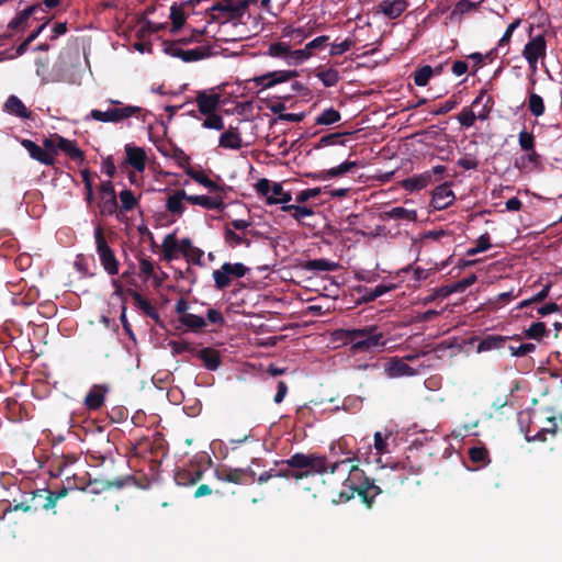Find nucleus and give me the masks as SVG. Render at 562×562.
Listing matches in <instances>:
<instances>
[{
    "label": "nucleus",
    "instance_id": "c85d7f7f",
    "mask_svg": "<svg viewBox=\"0 0 562 562\" xmlns=\"http://www.w3.org/2000/svg\"><path fill=\"white\" fill-rule=\"evenodd\" d=\"M283 212H290L292 218L297 222H301L305 217H310L314 215V211L311 207L300 205V204H288L285 206H281Z\"/></svg>",
    "mask_w": 562,
    "mask_h": 562
},
{
    "label": "nucleus",
    "instance_id": "9b49d317",
    "mask_svg": "<svg viewBox=\"0 0 562 562\" xmlns=\"http://www.w3.org/2000/svg\"><path fill=\"white\" fill-rule=\"evenodd\" d=\"M385 373L389 378L413 376L418 370L409 367L404 359L393 358L385 364Z\"/></svg>",
    "mask_w": 562,
    "mask_h": 562
},
{
    "label": "nucleus",
    "instance_id": "cd10ccee",
    "mask_svg": "<svg viewBox=\"0 0 562 562\" xmlns=\"http://www.w3.org/2000/svg\"><path fill=\"white\" fill-rule=\"evenodd\" d=\"M389 220H403L406 222H415L417 220V212L415 210H407L402 206L392 207L385 212Z\"/></svg>",
    "mask_w": 562,
    "mask_h": 562
},
{
    "label": "nucleus",
    "instance_id": "ddd939ff",
    "mask_svg": "<svg viewBox=\"0 0 562 562\" xmlns=\"http://www.w3.org/2000/svg\"><path fill=\"white\" fill-rule=\"evenodd\" d=\"M221 101V95L215 92L199 91L196 94V105L200 113L211 114L217 109Z\"/></svg>",
    "mask_w": 562,
    "mask_h": 562
},
{
    "label": "nucleus",
    "instance_id": "e2e57ef3",
    "mask_svg": "<svg viewBox=\"0 0 562 562\" xmlns=\"http://www.w3.org/2000/svg\"><path fill=\"white\" fill-rule=\"evenodd\" d=\"M457 164L459 167H461L465 170H474L479 166L477 160L471 155H465V156L461 157Z\"/></svg>",
    "mask_w": 562,
    "mask_h": 562
},
{
    "label": "nucleus",
    "instance_id": "ea45409f",
    "mask_svg": "<svg viewBox=\"0 0 562 562\" xmlns=\"http://www.w3.org/2000/svg\"><path fill=\"white\" fill-rule=\"evenodd\" d=\"M289 468H295L301 470H307L310 464V454L295 453L291 458L282 461Z\"/></svg>",
    "mask_w": 562,
    "mask_h": 562
},
{
    "label": "nucleus",
    "instance_id": "b1692460",
    "mask_svg": "<svg viewBox=\"0 0 562 562\" xmlns=\"http://www.w3.org/2000/svg\"><path fill=\"white\" fill-rule=\"evenodd\" d=\"M22 145L29 151L30 156L33 159L41 161L42 164L45 165H50L53 162L52 156L48 153H46L42 147L36 145L34 142L30 139H23Z\"/></svg>",
    "mask_w": 562,
    "mask_h": 562
},
{
    "label": "nucleus",
    "instance_id": "6e6d98bb",
    "mask_svg": "<svg viewBox=\"0 0 562 562\" xmlns=\"http://www.w3.org/2000/svg\"><path fill=\"white\" fill-rule=\"evenodd\" d=\"M308 266L310 268L318 271H334L337 268V263L326 259L312 260Z\"/></svg>",
    "mask_w": 562,
    "mask_h": 562
},
{
    "label": "nucleus",
    "instance_id": "393cba45",
    "mask_svg": "<svg viewBox=\"0 0 562 562\" xmlns=\"http://www.w3.org/2000/svg\"><path fill=\"white\" fill-rule=\"evenodd\" d=\"M5 111L20 119H29L31 112L25 108L23 102L15 95H10L4 103Z\"/></svg>",
    "mask_w": 562,
    "mask_h": 562
},
{
    "label": "nucleus",
    "instance_id": "7c9ffc66",
    "mask_svg": "<svg viewBox=\"0 0 562 562\" xmlns=\"http://www.w3.org/2000/svg\"><path fill=\"white\" fill-rule=\"evenodd\" d=\"M119 198L121 201V209L119 212H121V221H123V217H124L123 213L136 207L138 204V200L134 195V193L128 189L121 191L119 194Z\"/></svg>",
    "mask_w": 562,
    "mask_h": 562
},
{
    "label": "nucleus",
    "instance_id": "4d7b16f0",
    "mask_svg": "<svg viewBox=\"0 0 562 562\" xmlns=\"http://www.w3.org/2000/svg\"><path fill=\"white\" fill-rule=\"evenodd\" d=\"M476 117L474 115V110L471 109H463L458 114V121L462 126L471 127L474 125Z\"/></svg>",
    "mask_w": 562,
    "mask_h": 562
},
{
    "label": "nucleus",
    "instance_id": "49530a36",
    "mask_svg": "<svg viewBox=\"0 0 562 562\" xmlns=\"http://www.w3.org/2000/svg\"><path fill=\"white\" fill-rule=\"evenodd\" d=\"M33 12H34V7H29V8L24 9V10L20 11L9 22V27L14 29V30L19 29L20 26H22L23 24H25L27 22V20L33 14Z\"/></svg>",
    "mask_w": 562,
    "mask_h": 562
},
{
    "label": "nucleus",
    "instance_id": "7ed1b4c3",
    "mask_svg": "<svg viewBox=\"0 0 562 562\" xmlns=\"http://www.w3.org/2000/svg\"><path fill=\"white\" fill-rule=\"evenodd\" d=\"M110 104L105 110L93 109L87 115V120H94L101 123H122L133 116L139 117L145 113L144 109L137 105L125 104L120 100L109 99Z\"/></svg>",
    "mask_w": 562,
    "mask_h": 562
},
{
    "label": "nucleus",
    "instance_id": "39448f33",
    "mask_svg": "<svg viewBox=\"0 0 562 562\" xmlns=\"http://www.w3.org/2000/svg\"><path fill=\"white\" fill-rule=\"evenodd\" d=\"M95 251L99 256L101 266L110 274L115 276L119 272V261L114 251L109 246L101 226H97L93 233Z\"/></svg>",
    "mask_w": 562,
    "mask_h": 562
},
{
    "label": "nucleus",
    "instance_id": "69168bd1",
    "mask_svg": "<svg viewBox=\"0 0 562 562\" xmlns=\"http://www.w3.org/2000/svg\"><path fill=\"white\" fill-rule=\"evenodd\" d=\"M81 176H82V180L85 182V187L87 190V198H86L87 202L91 203L92 198H93V189H92V181L90 178V173L88 170H83V171H81Z\"/></svg>",
    "mask_w": 562,
    "mask_h": 562
},
{
    "label": "nucleus",
    "instance_id": "aec40b11",
    "mask_svg": "<svg viewBox=\"0 0 562 562\" xmlns=\"http://www.w3.org/2000/svg\"><path fill=\"white\" fill-rule=\"evenodd\" d=\"M474 110L476 120H486L491 109V98L486 95L485 91H481L480 94L473 100L471 104Z\"/></svg>",
    "mask_w": 562,
    "mask_h": 562
},
{
    "label": "nucleus",
    "instance_id": "f257e3e1",
    "mask_svg": "<svg viewBox=\"0 0 562 562\" xmlns=\"http://www.w3.org/2000/svg\"><path fill=\"white\" fill-rule=\"evenodd\" d=\"M328 470L330 473L341 474L344 485L349 487L352 493L358 492L368 506H370L372 499L380 493L379 487L373 484L366 487L361 484L363 472L358 465L353 464V458H346L328 465L325 457L310 454V464L306 471L311 472V475L315 473L324 474Z\"/></svg>",
    "mask_w": 562,
    "mask_h": 562
},
{
    "label": "nucleus",
    "instance_id": "c756f323",
    "mask_svg": "<svg viewBox=\"0 0 562 562\" xmlns=\"http://www.w3.org/2000/svg\"><path fill=\"white\" fill-rule=\"evenodd\" d=\"M192 40H179V41H164V52L171 56L182 60L184 49L181 47L183 44L190 43Z\"/></svg>",
    "mask_w": 562,
    "mask_h": 562
},
{
    "label": "nucleus",
    "instance_id": "8fccbe9b",
    "mask_svg": "<svg viewBox=\"0 0 562 562\" xmlns=\"http://www.w3.org/2000/svg\"><path fill=\"white\" fill-rule=\"evenodd\" d=\"M355 45V41L351 38H345L340 43H333L330 45L329 54L331 56H339L348 52Z\"/></svg>",
    "mask_w": 562,
    "mask_h": 562
},
{
    "label": "nucleus",
    "instance_id": "5fc2aeb1",
    "mask_svg": "<svg viewBox=\"0 0 562 562\" xmlns=\"http://www.w3.org/2000/svg\"><path fill=\"white\" fill-rule=\"evenodd\" d=\"M476 279H477L476 276L473 274V273L468 276L467 278H464V279L456 282L454 284H452L451 288H450V292L451 293L463 292L467 288H469L472 284H474Z\"/></svg>",
    "mask_w": 562,
    "mask_h": 562
},
{
    "label": "nucleus",
    "instance_id": "c03bdc74",
    "mask_svg": "<svg viewBox=\"0 0 562 562\" xmlns=\"http://www.w3.org/2000/svg\"><path fill=\"white\" fill-rule=\"evenodd\" d=\"M205 115H206V117L202 123V126L204 128L215 130V131L224 130V127H225L224 119L220 114H216L214 112V113L205 114Z\"/></svg>",
    "mask_w": 562,
    "mask_h": 562
},
{
    "label": "nucleus",
    "instance_id": "4be33fe9",
    "mask_svg": "<svg viewBox=\"0 0 562 562\" xmlns=\"http://www.w3.org/2000/svg\"><path fill=\"white\" fill-rule=\"evenodd\" d=\"M507 337L501 335H488L484 337L476 346V351L486 352L501 349L505 346Z\"/></svg>",
    "mask_w": 562,
    "mask_h": 562
},
{
    "label": "nucleus",
    "instance_id": "bf43d9fd",
    "mask_svg": "<svg viewBox=\"0 0 562 562\" xmlns=\"http://www.w3.org/2000/svg\"><path fill=\"white\" fill-rule=\"evenodd\" d=\"M536 350V345L532 342L521 344L517 347L509 346V351L514 357H524Z\"/></svg>",
    "mask_w": 562,
    "mask_h": 562
},
{
    "label": "nucleus",
    "instance_id": "20e7f679",
    "mask_svg": "<svg viewBox=\"0 0 562 562\" xmlns=\"http://www.w3.org/2000/svg\"><path fill=\"white\" fill-rule=\"evenodd\" d=\"M256 192L266 199L268 205H288L292 201V194L285 191L281 182L269 179H260L255 184Z\"/></svg>",
    "mask_w": 562,
    "mask_h": 562
},
{
    "label": "nucleus",
    "instance_id": "9d476101",
    "mask_svg": "<svg viewBox=\"0 0 562 562\" xmlns=\"http://www.w3.org/2000/svg\"><path fill=\"white\" fill-rule=\"evenodd\" d=\"M296 76V70H277L256 77L254 78V81L256 82L257 86H260L263 89H269L274 87L276 85L285 82Z\"/></svg>",
    "mask_w": 562,
    "mask_h": 562
},
{
    "label": "nucleus",
    "instance_id": "a18cd8bd",
    "mask_svg": "<svg viewBox=\"0 0 562 562\" xmlns=\"http://www.w3.org/2000/svg\"><path fill=\"white\" fill-rule=\"evenodd\" d=\"M432 75L434 70L430 66H423L422 68L416 70L414 75V82L418 87H425Z\"/></svg>",
    "mask_w": 562,
    "mask_h": 562
},
{
    "label": "nucleus",
    "instance_id": "a878e982",
    "mask_svg": "<svg viewBox=\"0 0 562 562\" xmlns=\"http://www.w3.org/2000/svg\"><path fill=\"white\" fill-rule=\"evenodd\" d=\"M161 248L164 251V259L172 261L178 258L180 246L175 234H168L165 236Z\"/></svg>",
    "mask_w": 562,
    "mask_h": 562
},
{
    "label": "nucleus",
    "instance_id": "c9c22d12",
    "mask_svg": "<svg viewBox=\"0 0 562 562\" xmlns=\"http://www.w3.org/2000/svg\"><path fill=\"white\" fill-rule=\"evenodd\" d=\"M311 57L312 53H308L305 47L295 50L290 49L289 55L285 57V64L289 66H299L308 60Z\"/></svg>",
    "mask_w": 562,
    "mask_h": 562
},
{
    "label": "nucleus",
    "instance_id": "de8ad7c7",
    "mask_svg": "<svg viewBox=\"0 0 562 562\" xmlns=\"http://www.w3.org/2000/svg\"><path fill=\"white\" fill-rule=\"evenodd\" d=\"M207 55V49L201 46L192 49H184L182 60L186 63L198 61L205 58Z\"/></svg>",
    "mask_w": 562,
    "mask_h": 562
},
{
    "label": "nucleus",
    "instance_id": "f03ea898",
    "mask_svg": "<svg viewBox=\"0 0 562 562\" xmlns=\"http://www.w3.org/2000/svg\"><path fill=\"white\" fill-rule=\"evenodd\" d=\"M341 338L346 345H349L350 351L353 355L373 352L374 350L383 349L386 345L383 333L374 325L342 329Z\"/></svg>",
    "mask_w": 562,
    "mask_h": 562
},
{
    "label": "nucleus",
    "instance_id": "f3484780",
    "mask_svg": "<svg viewBox=\"0 0 562 562\" xmlns=\"http://www.w3.org/2000/svg\"><path fill=\"white\" fill-rule=\"evenodd\" d=\"M431 182V171H425L423 173L415 175L411 178L404 179L401 182V186L403 189L414 192L426 188Z\"/></svg>",
    "mask_w": 562,
    "mask_h": 562
},
{
    "label": "nucleus",
    "instance_id": "37998d69",
    "mask_svg": "<svg viewBox=\"0 0 562 562\" xmlns=\"http://www.w3.org/2000/svg\"><path fill=\"white\" fill-rule=\"evenodd\" d=\"M291 49L290 44L285 42H276L269 46L268 55L274 58H283L285 60Z\"/></svg>",
    "mask_w": 562,
    "mask_h": 562
},
{
    "label": "nucleus",
    "instance_id": "0e129e2a",
    "mask_svg": "<svg viewBox=\"0 0 562 562\" xmlns=\"http://www.w3.org/2000/svg\"><path fill=\"white\" fill-rule=\"evenodd\" d=\"M458 105V100L456 98H450L441 103L437 110H435L436 115L446 114L452 111Z\"/></svg>",
    "mask_w": 562,
    "mask_h": 562
},
{
    "label": "nucleus",
    "instance_id": "423d86ee",
    "mask_svg": "<svg viewBox=\"0 0 562 562\" xmlns=\"http://www.w3.org/2000/svg\"><path fill=\"white\" fill-rule=\"evenodd\" d=\"M547 56V42L543 35L531 36L522 49V57L528 63L529 69L536 74L539 69L538 63L543 61Z\"/></svg>",
    "mask_w": 562,
    "mask_h": 562
},
{
    "label": "nucleus",
    "instance_id": "6ab92c4d",
    "mask_svg": "<svg viewBox=\"0 0 562 562\" xmlns=\"http://www.w3.org/2000/svg\"><path fill=\"white\" fill-rule=\"evenodd\" d=\"M218 145L220 147L227 149H240L243 146V140L240 134L238 133V130L236 127L231 126L220 136Z\"/></svg>",
    "mask_w": 562,
    "mask_h": 562
},
{
    "label": "nucleus",
    "instance_id": "09e8293b",
    "mask_svg": "<svg viewBox=\"0 0 562 562\" xmlns=\"http://www.w3.org/2000/svg\"><path fill=\"white\" fill-rule=\"evenodd\" d=\"M490 248H491L490 237L487 234H484L479 237L474 247H471L467 250V255L475 256L480 252L486 251Z\"/></svg>",
    "mask_w": 562,
    "mask_h": 562
},
{
    "label": "nucleus",
    "instance_id": "a211bd4d",
    "mask_svg": "<svg viewBox=\"0 0 562 562\" xmlns=\"http://www.w3.org/2000/svg\"><path fill=\"white\" fill-rule=\"evenodd\" d=\"M126 161L138 172L144 171L146 166V154L143 148L131 145L125 146Z\"/></svg>",
    "mask_w": 562,
    "mask_h": 562
},
{
    "label": "nucleus",
    "instance_id": "6e6552de",
    "mask_svg": "<svg viewBox=\"0 0 562 562\" xmlns=\"http://www.w3.org/2000/svg\"><path fill=\"white\" fill-rule=\"evenodd\" d=\"M99 207L102 215H115L121 221V212L117 211V200L111 182L101 186Z\"/></svg>",
    "mask_w": 562,
    "mask_h": 562
},
{
    "label": "nucleus",
    "instance_id": "603ef678",
    "mask_svg": "<svg viewBox=\"0 0 562 562\" xmlns=\"http://www.w3.org/2000/svg\"><path fill=\"white\" fill-rule=\"evenodd\" d=\"M322 193V188H311V189H305V190H302L300 191L296 196H295V201L299 203V204H303L305 203L306 201L311 200V199H314L316 196H318L319 194Z\"/></svg>",
    "mask_w": 562,
    "mask_h": 562
},
{
    "label": "nucleus",
    "instance_id": "79ce46f5",
    "mask_svg": "<svg viewBox=\"0 0 562 562\" xmlns=\"http://www.w3.org/2000/svg\"><path fill=\"white\" fill-rule=\"evenodd\" d=\"M528 109L535 116H541L544 113V103L541 95L530 93L528 99Z\"/></svg>",
    "mask_w": 562,
    "mask_h": 562
},
{
    "label": "nucleus",
    "instance_id": "3c124183",
    "mask_svg": "<svg viewBox=\"0 0 562 562\" xmlns=\"http://www.w3.org/2000/svg\"><path fill=\"white\" fill-rule=\"evenodd\" d=\"M139 276L143 280H148L155 276V265L147 258L139 260Z\"/></svg>",
    "mask_w": 562,
    "mask_h": 562
},
{
    "label": "nucleus",
    "instance_id": "4468645a",
    "mask_svg": "<svg viewBox=\"0 0 562 562\" xmlns=\"http://www.w3.org/2000/svg\"><path fill=\"white\" fill-rule=\"evenodd\" d=\"M358 165L356 161H344L340 165L333 167L326 171L314 172L308 175L313 180L324 181L330 178H335L345 175L356 168Z\"/></svg>",
    "mask_w": 562,
    "mask_h": 562
},
{
    "label": "nucleus",
    "instance_id": "dca6fc26",
    "mask_svg": "<svg viewBox=\"0 0 562 562\" xmlns=\"http://www.w3.org/2000/svg\"><path fill=\"white\" fill-rule=\"evenodd\" d=\"M406 8V0H382L378 5L379 12L383 13L389 19L398 18Z\"/></svg>",
    "mask_w": 562,
    "mask_h": 562
},
{
    "label": "nucleus",
    "instance_id": "13d9d810",
    "mask_svg": "<svg viewBox=\"0 0 562 562\" xmlns=\"http://www.w3.org/2000/svg\"><path fill=\"white\" fill-rule=\"evenodd\" d=\"M518 142H519V146L522 150H531L533 149V145H535V139H533V135L529 132H527L526 130H522L519 135H518Z\"/></svg>",
    "mask_w": 562,
    "mask_h": 562
},
{
    "label": "nucleus",
    "instance_id": "473e14b6",
    "mask_svg": "<svg viewBox=\"0 0 562 562\" xmlns=\"http://www.w3.org/2000/svg\"><path fill=\"white\" fill-rule=\"evenodd\" d=\"M179 321L183 326L194 331L202 329L207 325L206 321L202 316L191 313L180 316Z\"/></svg>",
    "mask_w": 562,
    "mask_h": 562
},
{
    "label": "nucleus",
    "instance_id": "5701e85b",
    "mask_svg": "<svg viewBox=\"0 0 562 562\" xmlns=\"http://www.w3.org/2000/svg\"><path fill=\"white\" fill-rule=\"evenodd\" d=\"M106 389L100 385H94L86 395L85 405L89 409H99L104 403V395Z\"/></svg>",
    "mask_w": 562,
    "mask_h": 562
},
{
    "label": "nucleus",
    "instance_id": "58836bf2",
    "mask_svg": "<svg viewBox=\"0 0 562 562\" xmlns=\"http://www.w3.org/2000/svg\"><path fill=\"white\" fill-rule=\"evenodd\" d=\"M520 23H521V20L520 19H516L514 22H512L507 26L505 33L503 34V36L501 37V40L498 42V45L496 47L497 50L504 49V54H507V52H508V44L510 42L513 33L520 25Z\"/></svg>",
    "mask_w": 562,
    "mask_h": 562
},
{
    "label": "nucleus",
    "instance_id": "f704fd0d",
    "mask_svg": "<svg viewBox=\"0 0 562 562\" xmlns=\"http://www.w3.org/2000/svg\"><path fill=\"white\" fill-rule=\"evenodd\" d=\"M57 147L63 151L67 153L68 156L74 160L82 159V151L69 139L58 137Z\"/></svg>",
    "mask_w": 562,
    "mask_h": 562
},
{
    "label": "nucleus",
    "instance_id": "338daca9",
    "mask_svg": "<svg viewBox=\"0 0 562 562\" xmlns=\"http://www.w3.org/2000/svg\"><path fill=\"white\" fill-rule=\"evenodd\" d=\"M329 37L327 35H321L312 40L305 45V48L308 53H312L313 49L319 48L323 46L326 42H328Z\"/></svg>",
    "mask_w": 562,
    "mask_h": 562
},
{
    "label": "nucleus",
    "instance_id": "a19ab883",
    "mask_svg": "<svg viewBox=\"0 0 562 562\" xmlns=\"http://www.w3.org/2000/svg\"><path fill=\"white\" fill-rule=\"evenodd\" d=\"M224 239L229 247H237L243 244L249 245V241L247 240L245 235L236 233L231 227H226L224 232Z\"/></svg>",
    "mask_w": 562,
    "mask_h": 562
},
{
    "label": "nucleus",
    "instance_id": "864d4df0",
    "mask_svg": "<svg viewBox=\"0 0 562 562\" xmlns=\"http://www.w3.org/2000/svg\"><path fill=\"white\" fill-rule=\"evenodd\" d=\"M470 459L477 462H488V451L484 447H472L469 450Z\"/></svg>",
    "mask_w": 562,
    "mask_h": 562
},
{
    "label": "nucleus",
    "instance_id": "e433bc0d",
    "mask_svg": "<svg viewBox=\"0 0 562 562\" xmlns=\"http://www.w3.org/2000/svg\"><path fill=\"white\" fill-rule=\"evenodd\" d=\"M341 119L340 113L334 108L325 109L316 119L317 125H331L339 122Z\"/></svg>",
    "mask_w": 562,
    "mask_h": 562
},
{
    "label": "nucleus",
    "instance_id": "4c0bfd02",
    "mask_svg": "<svg viewBox=\"0 0 562 562\" xmlns=\"http://www.w3.org/2000/svg\"><path fill=\"white\" fill-rule=\"evenodd\" d=\"M316 77L327 88L336 86L338 83V81L340 80L339 72L335 68H328L325 70H321L316 74Z\"/></svg>",
    "mask_w": 562,
    "mask_h": 562
},
{
    "label": "nucleus",
    "instance_id": "2f4dec72",
    "mask_svg": "<svg viewBox=\"0 0 562 562\" xmlns=\"http://www.w3.org/2000/svg\"><path fill=\"white\" fill-rule=\"evenodd\" d=\"M170 20L172 23L171 32H178L186 23L187 15L182 5L172 4L170 7Z\"/></svg>",
    "mask_w": 562,
    "mask_h": 562
},
{
    "label": "nucleus",
    "instance_id": "774afa93",
    "mask_svg": "<svg viewBox=\"0 0 562 562\" xmlns=\"http://www.w3.org/2000/svg\"><path fill=\"white\" fill-rule=\"evenodd\" d=\"M206 316L207 321L212 324L222 325L225 322L223 314L215 308H210Z\"/></svg>",
    "mask_w": 562,
    "mask_h": 562
},
{
    "label": "nucleus",
    "instance_id": "680f3d73",
    "mask_svg": "<svg viewBox=\"0 0 562 562\" xmlns=\"http://www.w3.org/2000/svg\"><path fill=\"white\" fill-rule=\"evenodd\" d=\"M168 346L170 347L172 355H180L186 351L192 350V347L187 341H169Z\"/></svg>",
    "mask_w": 562,
    "mask_h": 562
},
{
    "label": "nucleus",
    "instance_id": "72a5a7b5",
    "mask_svg": "<svg viewBox=\"0 0 562 562\" xmlns=\"http://www.w3.org/2000/svg\"><path fill=\"white\" fill-rule=\"evenodd\" d=\"M132 296L139 310H142L148 317L158 321L159 314L157 310L147 301L145 300L138 292L134 291L132 293Z\"/></svg>",
    "mask_w": 562,
    "mask_h": 562
},
{
    "label": "nucleus",
    "instance_id": "f8f14e48",
    "mask_svg": "<svg viewBox=\"0 0 562 562\" xmlns=\"http://www.w3.org/2000/svg\"><path fill=\"white\" fill-rule=\"evenodd\" d=\"M454 199L456 196L450 184L442 183L435 189L431 204L436 210H445L453 203Z\"/></svg>",
    "mask_w": 562,
    "mask_h": 562
},
{
    "label": "nucleus",
    "instance_id": "412c9836",
    "mask_svg": "<svg viewBox=\"0 0 562 562\" xmlns=\"http://www.w3.org/2000/svg\"><path fill=\"white\" fill-rule=\"evenodd\" d=\"M196 357L203 362L210 371H215L221 366V358L217 350L212 348H202L196 351Z\"/></svg>",
    "mask_w": 562,
    "mask_h": 562
},
{
    "label": "nucleus",
    "instance_id": "1a4fd4ad",
    "mask_svg": "<svg viewBox=\"0 0 562 562\" xmlns=\"http://www.w3.org/2000/svg\"><path fill=\"white\" fill-rule=\"evenodd\" d=\"M212 195L194 194L188 198V202L193 205H199L209 211H223L225 209L224 198L222 192H213Z\"/></svg>",
    "mask_w": 562,
    "mask_h": 562
},
{
    "label": "nucleus",
    "instance_id": "2eb2a0df",
    "mask_svg": "<svg viewBox=\"0 0 562 562\" xmlns=\"http://www.w3.org/2000/svg\"><path fill=\"white\" fill-rule=\"evenodd\" d=\"M189 196L184 190H177L166 201L167 211L172 215L181 216L186 211L184 202H188Z\"/></svg>",
    "mask_w": 562,
    "mask_h": 562
},
{
    "label": "nucleus",
    "instance_id": "0eeeda50",
    "mask_svg": "<svg viewBox=\"0 0 562 562\" xmlns=\"http://www.w3.org/2000/svg\"><path fill=\"white\" fill-rule=\"evenodd\" d=\"M249 272V268L241 262H224L220 269L213 271V280L217 290H224L231 285L232 279L243 278Z\"/></svg>",
    "mask_w": 562,
    "mask_h": 562
},
{
    "label": "nucleus",
    "instance_id": "bb28decb",
    "mask_svg": "<svg viewBox=\"0 0 562 562\" xmlns=\"http://www.w3.org/2000/svg\"><path fill=\"white\" fill-rule=\"evenodd\" d=\"M187 175L194 180L196 183L203 186L211 192H223L224 189L218 186L215 181L211 180L203 171L189 169Z\"/></svg>",
    "mask_w": 562,
    "mask_h": 562
},
{
    "label": "nucleus",
    "instance_id": "052dcab7",
    "mask_svg": "<svg viewBox=\"0 0 562 562\" xmlns=\"http://www.w3.org/2000/svg\"><path fill=\"white\" fill-rule=\"evenodd\" d=\"M546 333V326L543 323L538 322L533 323L528 329H527V336L532 339H540Z\"/></svg>",
    "mask_w": 562,
    "mask_h": 562
}]
</instances>
